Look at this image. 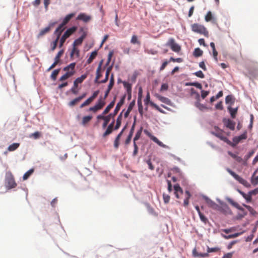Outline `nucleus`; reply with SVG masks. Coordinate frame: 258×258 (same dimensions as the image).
Here are the masks:
<instances>
[{
    "mask_svg": "<svg viewBox=\"0 0 258 258\" xmlns=\"http://www.w3.org/2000/svg\"><path fill=\"white\" fill-rule=\"evenodd\" d=\"M163 198L164 202L165 204H167L169 203V202L170 201V197L169 195L165 194H163Z\"/></svg>",
    "mask_w": 258,
    "mask_h": 258,
    "instance_id": "59",
    "label": "nucleus"
},
{
    "mask_svg": "<svg viewBox=\"0 0 258 258\" xmlns=\"http://www.w3.org/2000/svg\"><path fill=\"white\" fill-rule=\"evenodd\" d=\"M102 64H103V60H101L100 61V62H99V63L98 64V66L97 67V70H96V78H95V83H98V82H99V81H98V80L102 76V75L101 74V70H102Z\"/></svg>",
    "mask_w": 258,
    "mask_h": 258,
    "instance_id": "13",
    "label": "nucleus"
},
{
    "mask_svg": "<svg viewBox=\"0 0 258 258\" xmlns=\"http://www.w3.org/2000/svg\"><path fill=\"white\" fill-rule=\"evenodd\" d=\"M97 55V51H94L92 52L91 53V55H90L89 57L87 60V64H90L93 60L95 58Z\"/></svg>",
    "mask_w": 258,
    "mask_h": 258,
    "instance_id": "29",
    "label": "nucleus"
},
{
    "mask_svg": "<svg viewBox=\"0 0 258 258\" xmlns=\"http://www.w3.org/2000/svg\"><path fill=\"white\" fill-rule=\"evenodd\" d=\"M64 53V50L61 49L56 54V55L55 57L54 60L57 61V62H59L60 61V58L62 55V54Z\"/></svg>",
    "mask_w": 258,
    "mask_h": 258,
    "instance_id": "45",
    "label": "nucleus"
},
{
    "mask_svg": "<svg viewBox=\"0 0 258 258\" xmlns=\"http://www.w3.org/2000/svg\"><path fill=\"white\" fill-rule=\"evenodd\" d=\"M52 25H53L52 24H51L49 26H48V27H46L45 28L41 30L39 33L38 35V36H37L38 38H40V37H42L43 35H44L45 34H46L47 33L49 32L51 29V26H52Z\"/></svg>",
    "mask_w": 258,
    "mask_h": 258,
    "instance_id": "24",
    "label": "nucleus"
},
{
    "mask_svg": "<svg viewBox=\"0 0 258 258\" xmlns=\"http://www.w3.org/2000/svg\"><path fill=\"white\" fill-rule=\"evenodd\" d=\"M186 86H195V87H197V88L201 89V90L202 89V85L200 83H198V82H192V83H187L186 84Z\"/></svg>",
    "mask_w": 258,
    "mask_h": 258,
    "instance_id": "44",
    "label": "nucleus"
},
{
    "mask_svg": "<svg viewBox=\"0 0 258 258\" xmlns=\"http://www.w3.org/2000/svg\"><path fill=\"white\" fill-rule=\"evenodd\" d=\"M168 89V85L166 83L163 84L161 85V88H160V91L163 92L164 91L167 90Z\"/></svg>",
    "mask_w": 258,
    "mask_h": 258,
    "instance_id": "61",
    "label": "nucleus"
},
{
    "mask_svg": "<svg viewBox=\"0 0 258 258\" xmlns=\"http://www.w3.org/2000/svg\"><path fill=\"white\" fill-rule=\"evenodd\" d=\"M75 15V13H71L67 15L63 20L62 23L61 24L62 26H65V25L68 24V23L70 21V20Z\"/></svg>",
    "mask_w": 258,
    "mask_h": 258,
    "instance_id": "26",
    "label": "nucleus"
},
{
    "mask_svg": "<svg viewBox=\"0 0 258 258\" xmlns=\"http://www.w3.org/2000/svg\"><path fill=\"white\" fill-rule=\"evenodd\" d=\"M19 146H20L19 143H13L8 147V150L10 152L14 151L16 150Z\"/></svg>",
    "mask_w": 258,
    "mask_h": 258,
    "instance_id": "37",
    "label": "nucleus"
},
{
    "mask_svg": "<svg viewBox=\"0 0 258 258\" xmlns=\"http://www.w3.org/2000/svg\"><path fill=\"white\" fill-rule=\"evenodd\" d=\"M228 109L229 111L231 117L234 118L237 112V108H234L229 107L228 108Z\"/></svg>",
    "mask_w": 258,
    "mask_h": 258,
    "instance_id": "39",
    "label": "nucleus"
},
{
    "mask_svg": "<svg viewBox=\"0 0 258 258\" xmlns=\"http://www.w3.org/2000/svg\"><path fill=\"white\" fill-rule=\"evenodd\" d=\"M213 134L216 137H217V138H219L222 141H223L224 142H225L226 143H228L229 142V140L227 139V138L225 137V136H223L221 133H213Z\"/></svg>",
    "mask_w": 258,
    "mask_h": 258,
    "instance_id": "36",
    "label": "nucleus"
},
{
    "mask_svg": "<svg viewBox=\"0 0 258 258\" xmlns=\"http://www.w3.org/2000/svg\"><path fill=\"white\" fill-rule=\"evenodd\" d=\"M115 102V97H114V99L107 105V106L105 108L104 110L103 111V114H107L110 109L114 106Z\"/></svg>",
    "mask_w": 258,
    "mask_h": 258,
    "instance_id": "25",
    "label": "nucleus"
},
{
    "mask_svg": "<svg viewBox=\"0 0 258 258\" xmlns=\"http://www.w3.org/2000/svg\"><path fill=\"white\" fill-rule=\"evenodd\" d=\"M203 53V51L199 48H197L195 49V50L193 52V55L195 57H199L202 55Z\"/></svg>",
    "mask_w": 258,
    "mask_h": 258,
    "instance_id": "41",
    "label": "nucleus"
},
{
    "mask_svg": "<svg viewBox=\"0 0 258 258\" xmlns=\"http://www.w3.org/2000/svg\"><path fill=\"white\" fill-rule=\"evenodd\" d=\"M191 30L197 33L203 35L206 37H209V31L203 25L198 23H194L191 25Z\"/></svg>",
    "mask_w": 258,
    "mask_h": 258,
    "instance_id": "1",
    "label": "nucleus"
},
{
    "mask_svg": "<svg viewBox=\"0 0 258 258\" xmlns=\"http://www.w3.org/2000/svg\"><path fill=\"white\" fill-rule=\"evenodd\" d=\"M40 136H41V134L39 132H36L30 136V137H33L35 139H37L39 138L40 137Z\"/></svg>",
    "mask_w": 258,
    "mask_h": 258,
    "instance_id": "58",
    "label": "nucleus"
},
{
    "mask_svg": "<svg viewBox=\"0 0 258 258\" xmlns=\"http://www.w3.org/2000/svg\"><path fill=\"white\" fill-rule=\"evenodd\" d=\"M58 40H59V39L58 38H56L55 40H54L51 43V51H54L56 49Z\"/></svg>",
    "mask_w": 258,
    "mask_h": 258,
    "instance_id": "47",
    "label": "nucleus"
},
{
    "mask_svg": "<svg viewBox=\"0 0 258 258\" xmlns=\"http://www.w3.org/2000/svg\"><path fill=\"white\" fill-rule=\"evenodd\" d=\"M60 71V69L55 70L53 71L51 75V78L53 80H55L57 77V76L58 75L59 72Z\"/></svg>",
    "mask_w": 258,
    "mask_h": 258,
    "instance_id": "46",
    "label": "nucleus"
},
{
    "mask_svg": "<svg viewBox=\"0 0 258 258\" xmlns=\"http://www.w3.org/2000/svg\"><path fill=\"white\" fill-rule=\"evenodd\" d=\"M201 97L203 99H205L209 94V91L202 90L201 91Z\"/></svg>",
    "mask_w": 258,
    "mask_h": 258,
    "instance_id": "63",
    "label": "nucleus"
},
{
    "mask_svg": "<svg viewBox=\"0 0 258 258\" xmlns=\"http://www.w3.org/2000/svg\"><path fill=\"white\" fill-rule=\"evenodd\" d=\"M243 206L248 210L251 214L254 215L256 214L255 211L250 206L243 205Z\"/></svg>",
    "mask_w": 258,
    "mask_h": 258,
    "instance_id": "53",
    "label": "nucleus"
},
{
    "mask_svg": "<svg viewBox=\"0 0 258 258\" xmlns=\"http://www.w3.org/2000/svg\"><path fill=\"white\" fill-rule=\"evenodd\" d=\"M92 116L91 115L85 116L82 118V124L86 126L92 119Z\"/></svg>",
    "mask_w": 258,
    "mask_h": 258,
    "instance_id": "28",
    "label": "nucleus"
},
{
    "mask_svg": "<svg viewBox=\"0 0 258 258\" xmlns=\"http://www.w3.org/2000/svg\"><path fill=\"white\" fill-rule=\"evenodd\" d=\"M148 135L152 141L157 143L159 146L163 148L167 147V146L165 145H164L162 142L160 141L156 137L152 136L150 134H148Z\"/></svg>",
    "mask_w": 258,
    "mask_h": 258,
    "instance_id": "20",
    "label": "nucleus"
},
{
    "mask_svg": "<svg viewBox=\"0 0 258 258\" xmlns=\"http://www.w3.org/2000/svg\"><path fill=\"white\" fill-rule=\"evenodd\" d=\"M142 88H140L139 92V98L138 100V108H139V112L142 114H143V106L141 101V97H142Z\"/></svg>",
    "mask_w": 258,
    "mask_h": 258,
    "instance_id": "17",
    "label": "nucleus"
},
{
    "mask_svg": "<svg viewBox=\"0 0 258 258\" xmlns=\"http://www.w3.org/2000/svg\"><path fill=\"white\" fill-rule=\"evenodd\" d=\"M156 97L162 102L164 103L167 105H171L172 103L171 100L167 97L162 96L159 94H156Z\"/></svg>",
    "mask_w": 258,
    "mask_h": 258,
    "instance_id": "16",
    "label": "nucleus"
},
{
    "mask_svg": "<svg viewBox=\"0 0 258 258\" xmlns=\"http://www.w3.org/2000/svg\"><path fill=\"white\" fill-rule=\"evenodd\" d=\"M205 20L207 22H211L213 24H217L216 18L213 16L212 13L211 11L207 12L205 16Z\"/></svg>",
    "mask_w": 258,
    "mask_h": 258,
    "instance_id": "11",
    "label": "nucleus"
},
{
    "mask_svg": "<svg viewBox=\"0 0 258 258\" xmlns=\"http://www.w3.org/2000/svg\"><path fill=\"white\" fill-rule=\"evenodd\" d=\"M239 192L242 196V197L246 200L248 202H250L251 201L252 198L249 192L248 194H246L244 192L238 190Z\"/></svg>",
    "mask_w": 258,
    "mask_h": 258,
    "instance_id": "30",
    "label": "nucleus"
},
{
    "mask_svg": "<svg viewBox=\"0 0 258 258\" xmlns=\"http://www.w3.org/2000/svg\"><path fill=\"white\" fill-rule=\"evenodd\" d=\"M113 129L111 128V127H107L105 132L103 134L102 137L105 138L110 134H111L113 131Z\"/></svg>",
    "mask_w": 258,
    "mask_h": 258,
    "instance_id": "43",
    "label": "nucleus"
},
{
    "mask_svg": "<svg viewBox=\"0 0 258 258\" xmlns=\"http://www.w3.org/2000/svg\"><path fill=\"white\" fill-rule=\"evenodd\" d=\"M64 29L65 27L62 26L61 24H60L59 26L55 30L54 33V34L56 35V38H58L59 39L60 36Z\"/></svg>",
    "mask_w": 258,
    "mask_h": 258,
    "instance_id": "19",
    "label": "nucleus"
},
{
    "mask_svg": "<svg viewBox=\"0 0 258 258\" xmlns=\"http://www.w3.org/2000/svg\"><path fill=\"white\" fill-rule=\"evenodd\" d=\"M34 169H31L27 171L23 175V179L24 180H27L30 176L34 172Z\"/></svg>",
    "mask_w": 258,
    "mask_h": 258,
    "instance_id": "42",
    "label": "nucleus"
},
{
    "mask_svg": "<svg viewBox=\"0 0 258 258\" xmlns=\"http://www.w3.org/2000/svg\"><path fill=\"white\" fill-rule=\"evenodd\" d=\"M126 95H124L121 98L119 102L117 103L116 105V107L114 110L113 112L109 114L108 115H111V118H114V117L117 114L118 112L120 109L121 106L123 104L124 102V100L125 98Z\"/></svg>",
    "mask_w": 258,
    "mask_h": 258,
    "instance_id": "7",
    "label": "nucleus"
},
{
    "mask_svg": "<svg viewBox=\"0 0 258 258\" xmlns=\"http://www.w3.org/2000/svg\"><path fill=\"white\" fill-rule=\"evenodd\" d=\"M226 171L233 177V178L238 181L240 183L242 184L246 187H250V184L245 179L241 177L238 174H236L234 172L231 170L230 169L226 168Z\"/></svg>",
    "mask_w": 258,
    "mask_h": 258,
    "instance_id": "3",
    "label": "nucleus"
},
{
    "mask_svg": "<svg viewBox=\"0 0 258 258\" xmlns=\"http://www.w3.org/2000/svg\"><path fill=\"white\" fill-rule=\"evenodd\" d=\"M141 134L142 128H141V130L138 131L137 133H136L135 137L134 138V143L136 142V141L140 139Z\"/></svg>",
    "mask_w": 258,
    "mask_h": 258,
    "instance_id": "55",
    "label": "nucleus"
},
{
    "mask_svg": "<svg viewBox=\"0 0 258 258\" xmlns=\"http://www.w3.org/2000/svg\"><path fill=\"white\" fill-rule=\"evenodd\" d=\"M113 54V51H110L109 52L108 55L107 61V62L106 64V66L108 65L109 63H110Z\"/></svg>",
    "mask_w": 258,
    "mask_h": 258,
    "instance_id": "62",
    "label": "nucleus"
},
{
    "mask_svg": "<svg viewBox=\"0 0 258 258\" xmlns=\"http://www.w3.org/2000/svg\"><path fill=\"white\" fill-rule=\"evenodd\" d=\"M150 94L148 92L146 95V99H145V103L146 104H148L149 103L151 106L154 107L155 109L157 110L158 111H160V112H163V111L154 102L150 101Z\"/></svg>",
    "mask_w": 258,
    "mask_h": 258,
    "instance_id": "10",
    "label": "nucleus"
},
{
    "mask_svg": "<svg viewBox=\"0 0 258 258\" xmlns=\"http://www.w3.org/2000/svg\"><path fill=\"white\" fill-rule=\"evenodd\" d=\"M122 111L119 114L116 119V123L114 126V130H117L120 126L122 120Z\"/></svg>",
    "mask_w": 258,
    "mask_h": 258,
    "instance_id": "27",
    "label": "nucleus"
},
{
    "mask_svg": "<svg viewBox=\"0 0 258 258\" xmlns=\"http://www.w3.org/2000/svg\"><path fill=\"white\" fill-rule=\"evenodd\" d=\"M131 43L133 44H138L139 45H140L141 42L138 40L137 36L134 35L132 36L131 40Z\"/></svg>",
    "mask_w": 258,
    "mask_h": 258,
    "instance_id": "40",
    "label": "nucleus"
},
{
    "mask_svg": "<svg viewBox=\"0 0 258 258\" xmlns=\"http://www.w3.org/2000/svg\"><path fill=\"white\" fill-rule=\"evenodd\" d=\"M186 197L184 200L183 205L185 207L188 206L189 204V199L190 198L191 195L188 190H186L185 192Z\"/></svg>",
    "mask_w": 258,
    "mask_h": 258,
    "instance_id": "35",
    "label": "nucleus"
},
{
    "mask_svg": "<svg viewBox=\"0 0 258 258\" xmlns=\"http://www.w3.org/2000/svg\"><path fill=\"white\" fill-rule=\"evenodd\" d=\"M194 74L198 77L200 78H204L205 75L201 71H199L194 73Z\"/></svg>",
    "mask_w": 258,
    "mask_h": 258,
    "instance_id": "57",
    "label": "nucleus"
},
{
    "mask_svg": "<svg viewBox=\"0 0 258 258\" xmlns=\"http://www.w3.org/2000/svg\"><path fill=\"white\" fill-rule=\"evenodd\" d=\"M247 138V135L246 133L245 132L243 134H241V135L235 137L233 138V142H235L236 144H238L239 142H240L242 140L246 139Z\"/></svg>",
    "mask_w": 258,
    "mask_h": 258,
    "instance_id": "22",
    "label": "nucleus"
},
{
    "mask_svg": "<svg viewBox=\"0 0 258 258\" xmlns=\"http://www.w3.org/2000/svg\"><path fill=\"white\" fill-rule=\"evenodd\" d=\"M219 250V248L218 247H213L210 248L208 247L207 249V253L213 252H217Z\"/></svg>",
    "mask_w": 258,
    "mask_h": 258,
    "instance_id": "60",
    "label": "nucleus"
},
{
    "mask_svg": "<svg viewBox=\"0 0 258 258\" xmlns=\"http://www.w3.org/2000/svg\"><path fill=\"white\" fill-rule=\"evenodd\" d=\"M174 195L177 199L180 198V195H182L183 190L179 184H176L174 185Z\"/></svg>",
    "mask_w": 258,
    "mask_h": 258,
    "instance_id": "14",
    "label": "nucleus"
},
{
    "mask_svg": "<svg viewBox=\"0 0 258 258\" xmlns=\"http://www.w3.org/2000/svg\"><path fill=\"white\" fill-rule=\"evenodd\" d=\"M99 93V90H97L93 92V94L90 97V98L93 101L96 97L98 96V94Z\"/></svg>",
    "mask_w": 258,
    "mask_h": 258,
    "instance_id": "64",
    "label": "nucleus"
},
{
    "mask_svg": "<svg viewBox=\"0 0 258 258\" xmlns=\"http://www.w3.org/2000/svg\"><path fill=\"white\" fill-rule=\"evenodd\" d=\"M135 121H136V117H135V121L132 126V128L130 131V134L125 141V144L126 145L128 144L131 142V139H132V136L133 135L134 131V128H135Z\"/></svg>",
    "mask_w": 258,
    "mask_h": 258,
    "instance_id": "18",
    "label": "nucleus"
},
{
    "mask_svg": "<svg viewBox=\"0 0 258 258\" xmlns=\"http://www.w3.org/2000/svg\"><path fill=\"white\" fill-rule=\"evenodd\" d=\"M78 88V84L74 82L73 86L72 87V88L71 89V92L74 95L78 94V93L79 92V89Z\"/></svg>",
    "mask_w": 258,
    "mask_h": 258,
    "instance_id": "34",
    "label": "nucleus"
},
{
    "mask_svg": "<svg viewBox=\"0 0 258 258\" xmlns=\"http://www.w3.org/2000/svg\"><path fill=\"white\" fill-rule=\"evenodd\" d=\"M80 101L78 99V97L75 98L74 99L72 100L69 103V105L71 107H73L75 106L77 103H78Z\"/></svg>",
    "mask_w": 258,
    "mask_h": 258,
    "instance_id": "51",
    "label": "nucleus"
},
{
    "mask_svg": "<svg viewBox=\"0 0 258 258\" xmlns=\"http://www.w3.org/2000/svg\"><path fill=\"white\" fill-rule=\"evenodd\" d=\"M225 101L226 103L232 104L234 102L233 97L231 95H228L226 97Z\"/></svg>",
    "mask_w": 258,
    "mask_h": 258,
    "instance_id": "54",
    "label": "nucleus"
},
{
    "mask_svg": "<svg viewBox=\"0 0 258 258\" xmlns=\"http://www.w3.org/2000/svg\"><path fill=\"white\" fill-rule=\"evenodd\" d=\"M105 104V102L104 99L102 98H100L94 106L89 108V111L95 113L97 111L101 109Z\"/></svg>",
    "mask_w": 258,
    "mask_h": 258,
    "instance_id": "6",
    "label": "nucleus"
},
{
    "mask_svg": "<svg viewBox=\"0 0 258 258\" xmlns=\"http://www.w3.org/2000/svg\"><path fill=\"white\" fill-rule=\"evenodd\" d=\"M256 172L257 171H255L251 177V183L254 186L258 184V175L254 177Z\"/></svg>",
    "mask_w": 258,
    "mask_h": 258,
    "instance_id": "31",
    "label": "nucleus"
},
{
    "mask_svg": "<svg viewBox=\"0 0 258 258\" xmlns=\"http://www.w3.org/2000/svg\"><path fill=\"white\" fill-rule=\"evenodd\" d=\"M85 37L86 34H83L80 37L76 39L73 44V46L77 47V45H81L82 43L83 40L84 39Z\"/></svg>",
    "mask_w": 258,
    "mask_h": 258,
    "instance_id": "23",
    "label": "nucleus"
},
{
    "mask_svg": "<svg viewBox=\"0 0 258 258\" xmlns=\"http://www.w3.org/2000/svg\"><path fill=\"white\" fill-rule=\"evenodd\" d=\"M105 114H103L102 112L101 114H99L97 116V119H102L104 120V122L102 124L103 128H105L106 127L107 124H108L111 119V115H108L106 116H105Z\"/></svg>",
    "mask_w": 258,
    "mask_h": 258,
    "instance_id": "8",
    "label": "nucleus"
},
{
    "mask_svg": "<svg viewBox=\"0 0 258 258\" xmlns=\"http://www.w3.org/2000/svg\"><path fill=\"white\" fill-rule=\"evenodd\" d=\"M134 150L133 153V156H136L138 153V147L136 144V142L134 143Z\"/></svg>",
    "mask_w": 258,
    "mask_h": 258,
    "instance_id": "56",
    "label": "nucleus"
},
{
    "mask_svg": "<svg viewBox=\"0 0 258 258\" xmlns=\"http://www.w3.org/2000/svg\"><path fill=\"white\" fill-rule=\"evenodd\" d=\"M166 45L169 46L172 51L178 52L181 50V47L175 41L173 38H170L167 42Z\"/></svg>",
    "mask_w": 258,
    "mask_h": 258,
    "instance_id": "5",
    "label": "nucleus"
},
{
    "mask_svg": "<svg viewBox=\"0 0 258 258\" xmlns=\"http://www.w3.org/2000/svg\"><path fill=\"white\" fill-rule=\"evenodd\" d=\"M87 77V74L82 75L81 77L77 78L74 82L77 84L82 83Z\"/></svg>",
    "mask_w": 258,
    "mask_h": 258,
    "instance_id": "33",
    "label": "nucleus"
},
{
    "mask_svg": "<svg viewBox=\"0 0 258 258\" xmlns=\"http://www.w3.org/2000/svg\"><path fill=\"white\" fill-rule=\"evenodd\" d=\"M75 55L76 57H79L80 56V50L77 47L73 46V48L70 54V57L72 59H73Z\"/></svg>",
    "mask_w": 258,
    "mask_h": 258,
    "instance_id": "21",
    "label": "nucleus"
},
{
    "mask_svg": "<svg viewBox=\"0 0 258 258\" xmlns=\"http://www.w3.org/2000/svg\"><path fill=\"white\" fill-rule=\"evenodd\" d=\"M225 125L226 127L230 128V130H234L235 123L233 121H231V120L228 119L227 120H226V121L225 122Z\"/></svg>",
    "mask_w": 258,
    "mask_h": 258,
    "instance_id": "32",
    "label": "nucleus"
},
{
    "mask_svg": "<svg viewBox=\"0 0 258 258\" xmlns=\"http://www.w3.org/2000/svg\"><path fill=\"white\" fill-rule=\"evenodd\" d=\"M195 105L197 108L202 111L207 109V107L205 105L200 103L199 102H197L195 104Z\"/></svg>",
    "mask_w": 258,
    "mask_h": 258,
    "instance_id": "50",
    "label": "nucleus"
},
{
    "mask_svg": "<svg viewBox=\"0 0 258 258\" xmlns=\"http://www.w3.org/2000/svg\"><path fill=\"white\" fill-rule=\"evenodd\" d=\"M77 29L76 27H73L68 29L63 34L60 39L59 47L61 48L63 46L66 39L69 38L73 33H74Z\"/></svg>",
    "mask_w": 258,
    "mask_h": 258,
    "instance_id": "4",
    "label": "nucleus"
},
{
    "mask_svg": "<svg viewBox=\"0 0 258 258\" xmlns=\"http://www.w3.org/2000/svg\"><path fill=\"white\" fill-rule=\"evenodd\" d=\"M76 64V62H72V63H70L69 65L65 67L63 69V70L64 71H66V73H72L71 74H72V76L75 74V68Z\"/></svg>",
    "mask_w": 258,
    "mask_h": 258,
    "instance_id": "12",
    "label": "nucleus"
},
{
    "mask_svg": "<svg viewBox=\"0 0 258 258\" xmlns=\"http://www.w3.org/2000/svg\"><path fill=\"white\" fill-rule=\"evenodd\" d=\"M203 198L205 200L206 203L208 204L210 208H212L214 210H218L220 209L219 206L215 202L212 201L210 199L206 196H204Z\"/></svg>",
    "mask_w": 258,
    "mask_h": 258,
    "instance_id": "9",
    "label": "nucleus"
},
{
    "mask_svg": "<svg viewBox=\"0 0 258 258\" xmlns=\"http://www.w3.org/2000/svg\"><path fill=\"white\" fill-rule=\"evenodd\" d=\"M72 73H66L63 76H62L60 79L59 81H64L70 77H72Z\"/></svg>",
    "mask_w": 258,
    "mask_h": 258,
    "instance_id": "49",
    "label": "nucleus"
},
{
    "mask_svg": "<svg viewBox=\"0 0 258 258\" xmlns=\"http://www.w3.org/2000/svg\"><path fill=\"white\" fill-rule=\"evenodd\" d=\"M91 19V18L90 16L87 15L84 13L80 14L77 18V20H82L85 23L89 22Z\"/></svg>",
    "mask_w": 258,
    "mask_h": 258,
    "instance_id": "15",
    "label": "nucleus"
},
{
    "mask_svg": "<svg viewBox=\"0 0 258 258\" xmlns=\"http://www.w3.org/2000/svg\"><path fill=\"white\" fill-rule=\"evenodd\" d=\"M200 218L201 220L205 224H206L208 222V220L207 218L203 214V213H200L199 214Z\"/></svg>",
    "mask_w": 258,
    "mask_h": 258,
    "instance_id": "52",
    "label": "nucleus"
},
{
    "mask_svg": "<svg viewBox=\"0 0 258 258\" xmlns=\"http://www.w3.org/2000/svg\"><path fill=\"white\" fill-rule=\"evenodd\" d=\"M93 100L89 97L85 101H84L82 104H81L80 107V108H83L85 106H86L88 105H89Z\"/></svg>",
    "mask_w": 258,
    "mask_h": 258,
    "instance_id": "48",
    "label": "nucleus"
},
{
    "mask_svg": "<svg viewBox=\"0 0 258 258\" xmlns=\"http://www.w3.org/2000/svg\"><path fill=\"white\" fill-rule=\"evenodd\" d=\"M122 84L124 87L126 89L127 93L130 94V92H132V85L125 81H122Z\"/></svg>",
    "mask_w": 258,
    "mask_h": 258,
    "instance_id": "38",
    "label": "nucleus"
},
{
    "mask_svg": "<svg viewBox=\"0 0 258 258\" xmlns=\"http://www.w3.org/2000/svg\"><path fill=\"white\" fill-rule=\"evenodd\" d=\"M5 185L8 189L15 188L17 185L11 171H8L6 173Z\"/></svg>",
    "mask_w": 258,
    "mask_h": 258,
    "instance_id": "2",
    "label": "nucleus"
}]
</instances>
